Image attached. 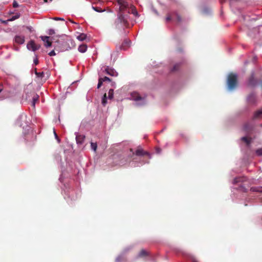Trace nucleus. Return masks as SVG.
Wrapping results in <instances>:
<instances>
[{
    "mask_svg": "<svg viewBox=\"0 0 262 262\" xmlns=\"http://www.w3.org/2000/svg\"><path fill=\"white\" fill-rule=\"evenodd\" d=\"M237 85V75L233 73L229 74L227 78V86L229 90L235 89Z\"/></svg>",
    "mask_w": 262,
    "mask_h": 262,
    "instance_id": "nucleus-1",
    "label": "nucleus"
},
{
    "mask_svg": "<svg viewBox=\"0 0 262 262\" xmlns=\"http://www.w3.org/2000/svg\"><path fill=\"white\" fill-rule=\"evenodd\" d=\"M115 24L116 28L119 29L122 25L125 27H127L128 25V23L127 21L126 17L120 13L118 15V18L116 19Z\"/></svg>",
    "mask_w": 262,
    "mask_h": 262,
    "instance_id": "nucleus-2",
    "label": "nucleus"
},
{
    "mask_svg": "<svg viewBox=\"0 0 262 262\" xmlns=\"http://www.w3.org/2000/svg\"><path fill=\"white\" fill-rule=\"evenodd\" d=\"M174 17H176L177 21L178 23H180L182 21V18L180 15H179L177 13H168L166 15V17L165 18V21L166 23L170 21Z\"/></svg>",
    "mask_w": 262,
    "mask_h": 262,
    "instance_id": "nucleus-3",
    "label": "nucleus"
},
{
    "mask_svg": "<svg viewBox=\"0 0 262 262\" xmlns=\"http://www.w3.org/2000/svg\"><path fill=\"white\" fill-rule=\"evenodd\" d=\"M258 80L255 77L254 73H252L249 78L248 86L251 88H254L258 84Z\"/></svg>",
    "mask_w": 262,
    "mask_h": 262,
    "instance_id": "nucleus-4",
    "label": "nucleus"
},
{
    "mask_svg": "<svg viewBox=\"0 0 262 262\" xmlns=\"http://www.w3.org/2000/svg\"><path fill=\"white\" fill-rule=\"evenodd\" d=\"M41 40L44 42V46L46 48H49L52 46V43L54 42V38L52 37V40H50V37L49 36H43L40 37Z\"/></svg>",
    "mask_w": 262,
    "mask_h": 262,
    "instance_id": "nucleus-5",
    "label": "nucleus"
},
{
    "mask_svg": "<svg viewBox=\"0 0 262 262\" xmlns=\"http://www.w3.org/2000/svg\"><path fill=\"white\" fill-rule=\"evenodd\" d=\"M254 126L250 122H246L243 125V130L247 134H251L254 130Z\"/></svg>",
    "mask_w": 262,
    "mask_h": 262,
    "instance_id": "nucleus-6",
    "label": "nucleus"
},
{
    "mask_svg": "<svg viewBox=\"0 0 262 262\" xmlns=\"http://www.w3.org/2000/svg\"><path fill=\"white\" fill-rule=\"evenodd\" d=\"M40 47V46L39 45H36L33 40H31L27 44V48L29 50H32L33 51H35L38 50Z\"/></svg>",
    "mask_w": 262,
    "mask_h": 262,
    "instance_id": "nucleus-7",
    "label": "nucleus"
},
{
    "mask_svg": "<svg viewBox=\"0 0 262 262\" xmlns=\"http://www.w3.org/2000/svg\"><path fill=\"white\" fill-rule=\"evenodd\" d=\"M135 154L138 156H147L149 158L150 157V154L147 151H144L141 147H138Z\"/></svg>",
    "mask_w": 262,
    "mask_h": 262,
    "instance_id": "nucleus-8",
    "label": "nucleus"
},
{
    "mask_svg": "<svg viewBox=\"0 0 262 262\" xmlns=\"http://www.w3.org/2000/svg\"><path fill=\"white\" fill-rule=\"evenodd\" d=\"M13 41L15 43L18 45H22L25 42V36L23 35H15Z\"/></svg>",
    "mask_w": 262,
    "mask_h": 262,
    "instance_id": "nucleus-9",
    "label": "nucleus"
},
{
    "mask_svg": "<svg viewBox=\"0 0 262 262\" xmlns=\"http://www.w3.org/2000/svg\"><path fill=\"white\" fill-rule=\"evenodd\" d=\"M247 100L249 104L255 103L256 102V96L255 93H251L249 94L247 97Z\"/></svg>",
    "mask_w": 262,
    "mask_h": 262,
    "instance_id": "nucleus-10",
    "label": "nucleus"
},
{
    "mask_svg": "<svg viewBox=\"0 0 262 262\" xmlns=\"http://www.w3.org/2000/svg\"><path fill=\"white\" fill-rule=\"evenodd\" d=\"M118 3L120 6V11L125 10L128 7V4L124 0H117Z\"/></svg>",
    "mask_w": 262,
    "mask_h": 262,
    "instance_id": "nucleus-11",
    "label": "nucleus"
},
{
    "mask_svg": "<svg viewBox=\"0 0 262 262\" xmlns=\"http://www.w3.org/2000/svg\"><path fill=\"white\" fill-rule=\"evenodd\" d=\"M104 71L106 74L112 76H116L117 75V72L113 69L110 68L108 67L104 68Z\"/></svg>",
    "mask_w": 262,
    "mask_h": 262,
    "instance_id": "nucleus-12",
    "label": "nucleus"
},
{
    "mask_svg": "<svg viewBox=\"0 0 262 262\" xmlns=\"http://www.w3.org/2000/svg\"><path fill=\"white\" fill-rule=\"evenodd\" d=\"M262 118V108L256 111L252 117V120L260 119Z\"/></svg>",
    "mask_w": 262,
    "mask_h": 262,
    "instance_id": "nucleus-13",
    "label": "nucleus"
},
{
    "mask_svg": "<svg viewBox=\"0 0 262 262\" xmlns=\"http://www.w3.org/2000/svg\"><path fill=\"white\" fill-rule=\"evenodd\" d=\"M85 136L83 135H78L76 137V140L77 144H81L84 142Z\"/></svg>",
    "mask_w": 262,
    "mask_h": 262,
    "instance_id": "nucleus-14",
    "label": "nucleus"
},
{
    "mask_svg": "<svg viewBox=\"0 0 262 262\" xmlns=\"http://www.w3.org/2000/svg\"><path fill=\"white\" fill-rule=\"evenodd\" d=\"M130 43V41L127 39H125L122 45H121V49L123 50H126L127 48H128Z\"/></svg>",
    "mask_w": 262,
    "mask_h": 262,
    "instance_id": "nucleus-15",
    "label": "nucleus"
},
{
    "mask_svg": "<svg viewBox=\"0 0 262 262\" xmlns=\"http://www.w3.org/2000/svg\"><path fill=\"white\" fill-rule=\"evenodd\" d=\"M132 98L135 101H138L142 99V97L138 93L134 92L131 94Z\"/></svg>",
    "mask_w": 262,
    "mask_h": 262,
    "instance_id": "nucleus-16",
    "label": "nucleus"
},
{
    "mask_svg": "<svg viewBox=\"0 0 262 262\" xmlns=\"http://www.w3.org/2000/svg\"><path fill=\"white\" fill-rule=\"evenodd\" d=\"M241 140L245 142L247 146H249L252 142V138H248L247 137H243L241 138Z\"/></svg>",
    "mask_w": 262,
    "mask_h": 262,
    "instance_id": "nucleus-17",
    "label": "nucleus"
},
{
    "mask_svg": "<svg viewBox=\"0 0 262 262\" xmlns=\"http://www.w3.org/2000/svg\"><path fill=\"white\" fill-rule=\"evenodd\" d=\"M39 96L35 93L33 94V98H32V106L33 107L35 106V103L37 102L38 100Z\"/></svg>",
    "mask_w": 262,
    "mask_h": 262,
    "instance_id": "nucleus-18",
    "label": "nucleus"
},
{
    "mask_svg": "<svg viewBox=\"0 0 262 262\" xmlns=\"http://www.w3.org/2000/svg\"><path fill=\"white\" fill-rule=\"evenodd\" d=\"M87 50V46L86 45H81L78 47V51L81 53H84Z\"/></svg>",
    "mask_w": 262,
    "mask_h": 262,
    "instance_id": "nucleus-19",
    "label": "nucleus"
},
{
    "mask_svg": "<svg viewBox=\"0 0 262 262\" xmlns=\"http://www.w3.org/2000/svg\"><path fill=\"white\" fill-rule=\"evenodd\" d=\"M250 190L253 192H262V187H252Z\"/></svg>",
    "mask_w": 262,
    "mask_h": 262,
    "instance_id": "nucleus-20",
    "label": "nucleus"
},
{
    "mask_svg": "<svg viewBox=\"0 0 262 262\" xmlns=\"http://www.w3.org/2000/svg\"><path fill=\"white\" fill-rule=\"evenodd\" d=\"M148 255V252L144 249H142L138 254V257H142Z\"/></svg>",
    "mask_w": 262,
    "mask_h": 262,
    "instance_id": "nucleus-21",
    "label": "nucleus"
},
{
    "mask_svg": "<svg viewBox=\"0 0 262 262\" xmlns=\"http://www.w3.org/2000/svg\"><path fill=\"white\" fill-rule=\"evenodd\" d=\"M86 35L84 33H81L77 37V38L80 41H83L86 39Z\"/></svg>",
    "mask_w": 262,
    "mask_h": 262,
    "instance_id": "nucleus-22",
    "label": "nucleus"
},
{
    "mask_svg": "<svg viewBox=\"0 0 262 262\" xmlns=\"http://www.w3.org/2000/svg\"><path fill=\"white\" fill-rule=\"evenodd\" d=\"M102 104L103 105V106H105V105L107 104V96H106V94L105 93L104 95H103V96L102 98Z\"/></svg>",
    "mask_w": 262,
    "mask_h": 262,
    "instance_id": "nucleus-23",
    "label": "nucleus"
},
{
    "mask_svg": "<svg viewBox=\"0 0 262 262\" xmlns=\"http://www.w3.org/2000/svg\"><path fill=\"white\" fill-rule=\"evenodd\" d=\"M108 99L111 100L114 98V90L110 89L108 93Z\"/></svg>",
    "mask_w": 262,
    "mask_h": 262,
    "instance_id": "nucleus-24",
    "label": "nucleus"
},
{
    "mask_svg": "<svg viewBox=\"0 0 262 262\" xmlns=\"http://www.w3.org/2000/svg\"><path fill=\"white\" fill-rule=\"evenodd\" d=\"M180 67V63H179L175 64L173 66V68H172L171 71L176 72V71H178L179 70Z\"/></svg>",
    "mask_w": 262,
    "mask_h": 262,
    "instance_id": "nucleus-25",
    "label": "nucleus"
},
{
    "mask_svg": "<svg viewBox=\"0 0 262 262\" xmlns=\"http://www.w3.org/2000/svg\"><path fill=\"white\" fill-rule=\"evenodd\" d=\"M243 181V178L241 177H237L234 179L233 183L234 184H236L239 182H242Z\"/></svg>",
    "mask_w": 262,
    "mask_h": 262,
    "instance_id": "nucleus-26",
    "label": "nucleus"
},
{
    "mask_svg": "<svg viewBox=\"0 0 262 262\" xmlns=\"http://www.w3.org/2000/svg\"><path fill=\"white\" fill-rule=\"evenodd\" d=\"M91 146L92 149L94 151H96L97 148V145L96 143L91 142Z\"/></svg>",
    "mask_w": 262,
    "mask_h": 262,
    "instance_id": "nucleus-27",
    "label": "nucleus"
},
{
    "mask_svg": "<svg viewBox=\"0 0 262 262\" xmlns=\"http://www.w3.org/2000/svg\"><path fill=\"white\" fill-rule=\"evenodd\" d=\"M103 81L102 80V79H101L100 78H99V80H98V85H97V88L98 89H99L101 85H102V83H103Z\"/></svg>",
    "mask_w": 262,
    "mask_h": 262,
    "instance_id": "nucleus-28",
    "label": "nucleus"
},
{
    "mask_svg": "<svg viewBox=\"0 0 262 262\" xmlns=\"http://www.w3.org/2000/svg\"><path fill=\"white\" fill-rule=\"evenodd\" d=\"M256 154L258 156H262V148L257 149L256 150Z\"/></svg>",
    "mask_w": 262,
    "mask_h": 262,
    "instance_id": "nucleus-29",
    "label": "nucleus"
},
{
    "mask_svg": "<svg viewBox=\"0 0 262 262\" xmlns=\"http://www.w3.org/2000/svg\"><path fill=\"white\" fill-rule=\"evenodd\" d=\"M35 74L38 77H42L44 75L43 72H37L36 71H35Z\"/></svg>",
    "mask_w": 262,
    "mask_h": 262,
    "instance_id": "nucleus-30",
    "label": "nucleus"
},
{
    "mask_svg": "<svg viewBox=\"0 0 262 262\" xmlns=\"http://www.w3.org/2000/svg\"><path fill=\"white\" fill-rule=\"evenodd\" d=\"M19 16H20L19 14H16L15 15L13 16L10 20L11 21L15 20V19L18 18L19 17Z\"/></svg>",
    "mask_w": 262,
    "mask_h": 262,
    "instance_id": "nucleus-31",
    "label": "nucleus"
},
{
    "mask_svg": "<svg viewBox=\"0 0 262 262\" xmlns=\"http://www.w3.org/2000/svg\"><path fill=\"white\" fill-rule=\"evenodd\" d=\"M100 78L102 79V80L103 82L106 81H108V82L111 81V79L106 76H105L103 78Z\"/></svg>",
    "mask_w": 262,
    "mask_h": 262,
    "instance_id": "nucleus-32",
    "label": "nucleus"
},
{
    "mask_svg": "<svg viewBox=\"0 0 262 262\" xmlns=\"http://www.w3.org/2000/svg\"><path fill=\"white\" fill-rule=\"evenodd\" d=\"M3 91V86H0V93H1ZM5 98L4 96H0V99H3Z\"/></svg>",
    "mask_w": 262,
    "mask_h": 262,
    "instance_id": "nucleus-33",
    "label": "nucleus"
},
{
    "mask_svg": "<svg viewBox=\"0 0 262 262\" xmlns=\"http://www.w3.org/2000/svg\"><path fill=\"white\" fill-rule=\"evenodd\" d=\"M52 19L55 20H62V21L64 20V19L63 18H61V17H53Z\"/></svg>",
    "mask_w": 262,
    "mask_h": 262,
    "instance_id": "nucleus-34",
    "label": "nucleus"
},
{
    "mask_svg": "<svg viewBox=\"0 0 262 262\" xmlns=\"http://www.w3.org/2000/svg\"><path fill=\"white\" fill-rule=\"evenodd\" d=\"M49 55L50 56H55L56 55V53H55V52L54 51V50L51 51L49 53Z\"/></svg>",
    "mask_w": 262,
    "mask_h": 262,
    "instance_id": "nucleus-35",
    "label": "nucleus"
},
{
    "mask_svg": "<svg viewBox=\"0 0 262 262\" xmlns=\"http://www.w3.org/2000/svg\"><path fill=\"white\" fill-rule=\"evenodd\" d=\"M55 33V31L53 29H50L49 30V34L52 35Z\"/></svg>",
    "mask_w": 262,
    "mask_h": 262,
    "instance_id": "nucleus-36",
    "label": "nucleus"
},
{
    "mask_svg": "<svg viewBox=\"0 0 262 262\" xmlns=\"http://www.w3.org/2000/svg\"><path fill=\"white\" fill-rule=\"evenodd\" d=\"M13 7L14 8H17L18 7V4L16 2L14 1L13 3Z\"/></svg>",
    "mask_w": 262,
    "mask_h": 262,
    "instance_id": "nucleus-37",
    "label": "nucleus"
},
{
    "mask_svg": "<svg viewBox=\"0 0 262 262\" xmlns=\"http://www.w3.org/2000/svg\"><path fill=\"white\" fill-rule=\"evenodd\" d=\"M54 135L55 136V138L58 140V142H59V140L58 139V136H57V134L56 133L55 130H54Z\"/></svg>",
    "mask_w": 262,
    "mask_h": 262,
    "instance_id": "nucleus-38",
    "label": "nucleus"
},
{
    "mask_svg": "<svg viewBox=\"0 0 262 262\" xmlns=\"http://www.w3.org/2000/svg\"><path fill=\"white\" fill-rule=\"evenodd\" d=\"M34 63L35 65H37L38 64V60L37 58L34 60Z\"/></svg>",
    "mask_w": 262,
    "mask_h": 262,
    "instance_id": "nucleus-39",
    "label": "nucleus"
},
{
    "mask_svg": "<svg viewBox=\"0 0 262 262\" xmlns=\"http://www.w3.org/2000/svg\"><path fill=\"white\" fill-rule=\"evenodd\" d=\"M93 8H94V9L95 11H97V12H100V11L98 9V8H94V7H93Z\"/></svg>",
    "mask_w": 262,
    "mask_h": 262,
    "instance_id": "nucleus-40",
    "label": "nucleus"
},
{
    "mask_svg": "<svg viewBox=\"0 0 262 262\" xmlns=\"http://www.w3.org/2000/svg\"><path fill=\"white\" fill-rule=\"evenodd\" d=\"M193 262H198V261L194 259V260H193Z\"/></svg>",
    "mask_w": 262,
    "mask_h": 262,
    "instance_id": "nucleus-41",
    "label": "nucleus"
},
{
    "mask_svg": "<svg viewBox=\"0 0 262 262\" xmlns=\"http://www.w3.org/2000/svg\"><path fill=\"white\" fill-rule=\"evenodd\" d=\"M43 1L46 3L48 2V0H43Z\"/></svg>",
    "mask_w": 262,
    "mask_h": 262,
    "instance_id": "nucleus-42",
    "label": "nucleus"
},
{
    "mask_svg": "<svg viewBox=\"0 0 262 262\" xmlns=\"http://www.w3.org/2000/svg\"><path fill=\"white\" fill-rule=\"evenodd\" d=\"M116 260H117V261H118V260H119V258H117L116 259Z\"/></svg>",
    "mask_w": 262,
    "mask_h": 262,
    "instance_id": "nucleus-43",
    "label": "nucleus"
},
{
    "mask_svg": "<svg viewBox=\"0 0 262 262\" xmlns=\"http://www.w3.org/2000/svg\"><path fill=\"white\" fill-rule=\"evenodd\" d=\"M72 23H75L74 21L70 20Z\"/></svg>",
    "mask_w": 262,
    "mask_h": 262,
    "instance_id": "nucleus-44",
    "label": "nucleus"
},
{
    "mask_svg": "<svg viewBox=\"0 0 262 262\" xmlns=\"http://www.w3.org/2000/svg\"><path fill=\"white\" fill-rule=\"evenodd\" d=\"M52 0H50V1H52Z\"/></svg>",
    "mask_w": 262,
    "mask_h": 262,
    "instance_id": "nucleus-45",
    "label": "nucleus"
}]
</instances>
